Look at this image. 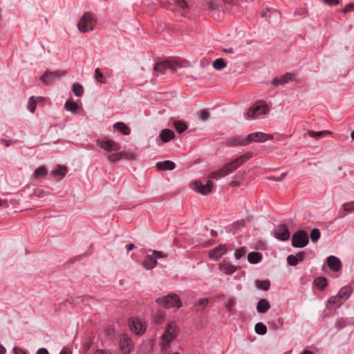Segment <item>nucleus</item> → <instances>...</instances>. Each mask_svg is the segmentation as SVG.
<instances>
[{"instance_id":"obj_1","label":"nucleus","mask_w":354,"mask_h":354,"mask_svg":"<svg viewBox=\"0 0 354 354\" xmlns=\"http://www.w3.org/2000/svg\"><path fill=\"white\" fill-rule=\"evenodd\" d=\"M252 157L251 152H247L243 156L238 157L230 162L225 164L222 168L216 171L211 173L209 176V179L207 180L205 183L201 180H196L193 183V189L203 195L209 194L213 187V182L211 178L225 176L234 170H236L240 165L248 160Z\"/></svg>"},{"instance_id":"obj_2","label":"nucleus","mask_w":354,"mask_h":354,"mask_svg":"<svg viewBox=\"0 0 354 354\" xmlns=\"http://www.w3.org/2000/svg\"><path fill=\"white\" fill-rule=\"evenodd\" d=\"M268 111L269 108L268 105L263 101H259L248 110L245 118L248 120H254L261 114L268 113Z\"/></svg>"},{"instance_id":"obj_3","label":"nucleus","mask_w":354,"mask_h":354,"mask_svg":"<svg viewBox=\"0 0 354 354\" xmlns=\"http://www.w3.org/2000/svg\"><path fill=\"white\" fill-rule=\"evenodd\" d=\"M95 19L94 15L91 12H85L80 18L77 27L80 32H87L94 29Z\"/></svg>"},{"instance_id":"obj_4","label":"nucleus","mask_w":354,"mask_h":354,"mask_svg":"<svg viewBox=\"0 0 354 354\" xmlns=\"http://www.w3.org/2000/svg\"><path fill=\"white\" fill-rule=\"evenodd\" d=\"M177 335V326L174 322L167 324L165 333L162 335V348L166 350L169 346L170 342Z\"/></svg>"},{"instance_id":"obj_5","label":"nucleus","mask_w":354,"mask_h":354,"mask_svg":"<svg viewBox=\"0 0 354 354\" xmlns=\"http://www.w3.org/2000/svg\"><path fill=\"white\" fill-rule=\"evenodd\" d=\"M156 301L166 308L176 307L178 308L182 305L179 297L175 294H170L165 297L157 298Z\"/></svg>"},{"instance_id":"obj_6","label":"nucleus","mask_w":354,"mask_h":354,"mask_svg":"<svg viewBox=\"0 0 354 354\" xmlns=\"http://www.w3.org/2000/svg\"><path fill=\"white\" fill-rule=\"evenodd\" d=\"M167 254L160 251L153 250L151 254H147L142 265L147 270L153 268L157 264V259L167 257Z\"/></svg>"},{"instance_id":"obj_7","label":"nucleus","mask_w":354,"mask_h":354,"mask_svg":"<svg viewBox=\"0 0 354 354\" xmlns=\"http://www.w3.org/2000/svg\"><path fill=\"white\" fill-rule=\"evenodd\" d=\"M308 234L304 230H299L293 234L292 245L295 248H304L308 243Z\"/></svg>"},{"instance_id":"obj_8","label":"nucleus","mask_w":354,"mask_h":354,"mask_svg":"<svg viewBox=\"0 0 354 354\" xmlns=\"http://www.w3.org/2000/svg\"><path fill=\"white\" fill-rule=\"evenodd\" d=\"M178 64L176 62L171 60H166L160 62H158L154 65L153 70L160 74H164L166 70L169 69L172 72L176 71Z\"/></svg>"},{"instance_id":"obj_9","label":"nucleus","mask_w":354,"mask_h":354,"mask_svg":"<svg viewBox=\"0 0 354 354\" xmlns=\"http://www.w3.org/2000/svg\"><path fill=\"white\" fill-rule=\"evenodd\" d=\"M97 145L106 151H118L121 149L120 145L113 140H97Z\"/></svg>"},{"instance_id":"obj_10","label":"nucleus","mask_w":354,"mask_h":354,"mask_svg":"<svg viewBox=\"0 0 354 354\" xmlns=\"http://www.w3.org/2000/svg\"><path fill=\"white\" fill-rule=\"evenodd\" d=\"M65 71H46L40 77V80L46 85L53 83L56 79L64 75Z\"/></svg>"},{"instance_id":"obj_11","label":"nucleus","mask_w":354,"mask_h":354,"mask_svg":"<svg viewBox=\"0 0 354 354\" xmlns=\"http://www.w3.org/2000/svg\"><path fill=\"white\" fill-rule=\"evenodd\" d=\"M273 136L270 134H266L262 132H255L250 133L246 136L248 145L252 142H263L267 140L272 139Z\"/></svg>"},{"instance_id":"obj_12","label":"nucleus","mask_w":354,"mask_h":354,"mask_svg":"<svg viewBox=\"0 0 354 354\" xmlns=\"http://www.w3.org/2000/svg\"><path fill=\"white\" fill-rule=\"evenodd\" d=\"M274 236L281 240L286 241L289 239L290 233L287 225H280L274 230Z\"/></svg>"},{"instance_id":"obj_13","label":"nucleus","mask_w":354,"mask_h":354,"mask_svg":"<svg viewBox=\"0 0 354 354\" xmlns=\"http://www.w3.org/2000/svg\"><path fill=\"white\" fill-rule=\"evenodd\" d=\"M173 6L171 10L178 11L183 17H185L189 10V6L184 0H175Z\"/></svg>"},{"instance_id":"obj_14","label":"nucleus","mask_w":354,"mask_h":354,"mask_svg":"<svg viewBox=\"0 0 354 354\" xmlns=\"http://www.w3.org/2000/svg\"><path fill=\"white\" fill-rule=\"evenodd\" d=\"M131 330L136 334H142L145 330V326L140 319H131L129 320Z\"/></svg>"},{"instance_id":"obj_15","label":"nucleus","mask_w":354,"mask_h":354,"mask_svg":"<svg viewBox=\"0 0 354 354\" xmlns=\"http://www.w3.org/2000/svg\"><path fill=\"white\" fill-rule=\"evenodd\" d=\"M227 251V247L225 245H220L216 248L211 250L209 252V257L211 259L217 261L218 260L223 254H225Z\"/></svg>"},{"instance_id":"obj_16","label":"nucleus","mask_w":354,"mask_h":354,"mask_svg":"<svg viewBox=\"0 0 354 354\" xmlns=\"http://www.w3.org/2000/svg\"><path fill=\"white\" fill-rule=\"evenodd\" d=\"M120 349L124 354H128L131 350V340L127 335H122L120 340Z\"/></svg>"},{"instance_id":"obj_17","label":"nucleus","mask_w":354,"mask_h":354,"mask_svg":"<svg viewBox=\"0 0 354 354\" xmlns=\"http://www.w3.org/2000/svg\"><path fill=\"white\" fill-rule=\"evenodd\" d=\"M327 264L330 269L335 272H337L340 270L342 263L341 261L335 256H329L327 259Z\"/></svg>"},{"instance_id":"obj_18","label":"nucleus","mask_w":354,"mask_h":354,"mask_svg":"<svg viewBox=\"0 0 354 354\" xmlns=\"http://www.w3.org/2000/svg\"><path fill=\"white\" fill-rule=\"evenodd\" d=\"M218 268L221 272H223L227 274H232L236 271L238 268L226 261H223L219 263Z\"/></svg>"},{"instance_id":"obj_19","label":"nucleus","mask_w":354,"mask_h":354,"mask_svg":"<svg viewBox=\"0 0 354 354\" xmlns=\"http://www.w3.org/2000/svg\"><path fill=\"white\" fill-rule=\"evenodd\" d=\"M226 144L228 146H235V145L245 146V145H248V142L246 140V137L244 138H241L239 137H232V138H228L226 140Z\"/></svg>"},{"instance_id":"obj_20","label":"nucleus","mask_w":354,"mask_h":354,"mask_svg":"<svg viewBox=\"0 0 354 354\" xmlns=\"http://www.w3.org/2000/svg\"><path fill=\"white\" fill-rule=\"evenodd\" d=\"M294 78V75L292 73H286L284 75L281 76L279 79L274 78L272 80V84L275 86H278L279 84H284L290 81H292Z\"/></svg>"},{"instance_id":"obj_21","label":"nucleus","mask_w":354,"mask_h":354,"mask_svg":"<svg viewBox=\"0 0 354 354\" xmlns=\"http://www.w3.org/2000/svg\"><path fill=\"white\" fill-rule=\"evenodd\" d=\"M156 168L158 170H172L175 168V163L171 160H165L158 162L156 164Z\"/></svg>"},{"instance_id":"obj_22","label":"nucleus","mask_w":354,"mask_h":354,"mask_svg":"<svg viewBox=\"0 0 354 354\" xmlns=\"http://www.w3.org/2000/svg\"><path fill=\"white\" fill-rule=\"evenodd\" d=\"M65 108L67 111L72 112L73 113H77L80 110H82V107L77 104L73 100H68L65 103Z\"/></svg>"},{"instance_id":"obj_23","label":"nucleus","mask_w":354,"mask_h":354,"mask_svg":"<svg viewBox=\"0 0 354 354\" xmlns=\"http://www.w3.org/2000/svg\"><path fill=\"white\" fill-rule=\"evenodd\" d=\"M270 308V305L269 302L265 299H261L257 303V310L259 313H265Z\"/></svg>"},{"instance_id":"obj_24","label":"nucleus","mask_w":354,"mask_h":354,"mask_svg":"<svg viewBox=\"0 0 354 354\" xmlns=\"http://www.w3.org/2000/svg\"><path fill=\"white\" fill-rule=\"evenodd\" d=\"M160 137L161 140H162V142H167L170 140L174 138L175 134L172 130L165 129L161 131V133L160 134Z\"/></svg>"},{"instance_id":"obj_25","label":"nucleus","mask_w":354,"mask_h":354,"mask_svg":"<svg viewBox=\"0 0 354 354\" xmlns=\"http://www.w3.org/2000/svg\"><path fill=\"white\" fill-rule=\"evenodd\" d=\"M113 128L120 131L123 135L127 136L131 133L130 129L124 122H118L113 124Z\"/></svg>"},{"instance_id":"obj_26","label":"nucleus","mask_w":354,"mask_h":354,"mask_svg":"<svg viewBox=\"0 0 354 354\" xmlns=\"http://www.w3.org/2000/svg\"><path fill=\"white\" fill-rule=\"evenodd\" d=\"M48 174V171L46 167L40 166L36 169L33 173V178L36 180H40L44 178Z\"/></svg>"},{"instance_id":"obj_27","label":"nucleus","mask_w":354,"mask_h":354,"mask_svg":"<svg viewBox=\"0 0 354 354\" xmlns=\"http://www.w3.org/2000/svg\"><path fill=\"white\" fill-rule=\"evenodd\" d=\"M343 303L344 301L337 295L336 296L331 297L329 299L328 301V307L329 308L339 307Z\"/></svg>"},{"instance_id":"obj_28","label":"nucleus","mask_w":354,"mask_h":354,"mask_svg":"<svg viewBox=\"0 0 354 354\" xmlns=\"http://www.w3.org/2000/svg\"><path fill=\"white\" fill-rule=\"evenodd\" d=\"M262 259V254L260 252H252L248 255V260L250 263H257Z\"/></svg>"},{"instance_id":"obj_29","label":"nucleus","mask_w":354,"mask_h":354,"mask_svg":"<svg viewBox=\"0 0 354 354\" xmlns=\"http://www.w3.org/2000/svg\"><path fill=\"white\" fill-rule=\"evenodd\" d=\"M351 291L352 290L350 286H344L339 291L337 295L344 302L350 296Z\"/></svg>"},{"instance_id":"obj_30","label":"nucleus","mask_w":354,"mask_h":354,"mask_svg":"<svg viewBox=\"0 0 354 354\" xmlns=\"http://www.w3.org/2000/svg\"><path fill=\"white\" fill-rule=\"evenodd\" d=\"M42 100L41 97H39L37 98V100L35 98V97H30L28 103V110L33 113L36 109L37 103L39 101H41Z\"/></svg>"},{"instance_id":"obj_31","label":"nucleus","mask_w":354,"mask_h":354,"mask_svg":"<svg viewBox=\"0 0 354 354\" xmlns=\"http://www.w3.org/2000/svg\"><path fill=\"white\" fill-rule=\"evenodd\" d=\"M72 90L75 95L77 97L82 96L84 93L83 86L79 83H74L72 86Z\"/></svg>"},{"instance_id":"obj_32","label":"nucleus","mask_w":354,"mask_h":354,"mask_svg":"<svg viewBox=\"0 0 354 354\" xmlns=\"http://www.w3.org/2000/svg\"><path fill=\"white\" fill-rule=\"evenodd\" d=\"M315 286L320 290H324L327 285L326 279L324 277H317L315 279Z\"/></svg>"},{"instance_id":"obj_33","label":"nucleus","mask_w":354,"mask_h":354,"mask_svg":"<svg viewBox=\"0 0 354 354\" xmlns=\"http://www.w3.org/2000/svg\"><path fill=\"white\" fill-rule=\"evenodd\" d=\"M67 168L65 166L58 165L52 174L54 176H59L64 177L67 173Z\"/></svg>"},{"instance_id":"obj_34","label":"nucleus","mask_w":354,"mask_h":354,"mask_svg":"<svg viewBox=\"0 0 354 354\" xmlns=\"http://www.w3.org/2000/svg\"><path fill=\"white\" fill-rule=\"evenodd\" d=\"M212 66L216 70H221L226 66V63L223 58H218L214 61Z\"/></svg>"},{"instance_id":"obj_35","label":"nucleus","mask_w":354,"mask_h":354,"mask_svg":"<svg viewBox=\"0 0 354 354\" xmlns=\"http://www.w3.org/2000/svg\"><path fill=\"white\" fill-rule=\"evenodd\" d=\"M174 126L175 129H176V131L179 133H183L187 128L186 124L185 122H182V121H180V120L174 121Z\"/></svg>"},{"instance_id":"obj_36","label":"nucleus","mask_w":354,"mask_h":354,"mask_svg":"<svg viewBox=\"0 0 354 354\" xmlns=\"http://www.w3.org/2000/svg\"><path fill=\"white\" fill-rule=\"evenodd\" d=\"M95 79L100 83L105 84L106 82L105 76L98 68L95 70Z\"/></svg>"},{"instance_id":"obj_37","label":"nucleus","mask_w":354,"mask_h":354,"mask_svg":"<svg viewBox=\"0 0 354 354\" xmlns=\"http://www.w3.org/2000/svg\"><path fill=\"white\" fill-rule=\"evenodd\" d=\"M256 286L259 289H261L263 290H268L270 288V281H261L257 280L255 281Z\"/></svg>"},{"instance_id":"obj_38","label":"nucleus","mask_w":354,"mask_h":354,"mask_svg":"<svg viewBox=\"0 0 354 354\" xmlns=\"http://www.w3.org/2000/svg\"><path fill=\"white\" fill-rule=\"evenodd\" d=\"M308 134L311 138H320L325 135L330 134V131L324 130V131L316 132V131H313L309 130V131H308Z\"/></svg>"},{"instance_id":"obj_39","label":"nucleus","mask_w":354,"mask_h":354,"mask_svg":"<svg viewBox=\"0 0 354 354\" xmlns=\"http://www.w3.org/2000/svg\"><path fill=\"white\" fill-rule=\"evenodd\" d=\"M208 304L207 299H200L195 304L197 311L203 310Z\"/></svg>"},{"instance_id":"obj_40","label":"nucleus","mask_w":354,"mask_h":354,"mask_svg":"<svg viewBox=\"0 0 354 354\" xmlns=\"http://www.w3.org/2000/svg\"><path fill=\"white\" fill-rule=\"evenodd\" d=\"M120 155L121 160L122 159H127V160H136V155L131 152L121 151V152H120Z\"/></svg>"},{"instance_id":"obj_41","label":"nucleus","mask_w":354,"mask_h":354,"mask_svg":"<svg viewBox=\"0 0 354 354\" xmlns=\"http://www.w3.org/2000/svg\"><path fill=\"white\" fill-rule=\"evenodd\" d=\"M255 332L259 335H265L267 332L266 326L262 323H257L254 326Z\"/></svg>"},{"instance_id":"obj_42","label":"nucleus","mask_w":354,"mask_h":354,"mask_svg":"<svg viewBox=\"0 0 354 354\" xmlns=\"http://www.w3.org/2000/svg\"><path fill=\"white\" fill-rule=\"evenodd\" d=\"M311 241L313 242H317L319 239L320 238V232L318 229H313L312 230L310 234Z\"/></svg>"},{"instance_id":"obj_43","label":"nucleus","mask_w":354,"mask_h":354,"mask_svg":"<svg viewBox=\"0 0 354 354\" xmlns=\"http://www.w3.org/2000/svg\"><path fill=\"white\" fill-rule=\"evenodd\" d=\"M287 262L290 266H295L298 263L297 257L295 255H289L287 258Z\"/></svg>"},{"instance_id":"obj_44","label":"nucleus","mask_w":354,"mask_h":354,"mask_svg":"<svg viewBox=\"0 0 354 354\" xmlns=\"http://www.w3.org/2000/svg\"><path fill=\"white\" fill-rule=\"evenodd\" d=\"M107 159L111 162H115L121 160L120 152L112 153L108 156Z\"/></svg>"},{"instance_id":"obj_45","label":"nucleus","mask_w":354,"mask_h":354,"mask_svg":"<svg viewBox=\"0 0 354 354\" xmlns=\"http://www.w3.org/2000/svg\"><path fill=\"white\" fill-rule=\"evenodd\" d=\"M245 252H246V251H245V248H241L237 249L235 251L234 256H235L236 259H239L245 254Z\"/></svg>"},{"instance_id":"obj_46","label":"nucleus","mask_w":354,"mask_h":354,"mask_svg":"<svg viewBox=\"0 0 354 354\" xmlns=\"http://www.w3.org/2000/svg\"><path fill=\"white\" fill-rule=\"evenodd\" d=\"M344 209L346 212H351L354 210V201L349 203H346L343 205Z\"/></svg>"},{"instance_id":"obj_47","label":"nucleus","mask_w":354,"mask_h":354,"mask_svg":"<svg viewBox=\"0 0 354 354\" xmlns=\"http://www.w3.org/2000/svg\"><path fill=\"white\" fill-rule=\"evenodd\" d=\"M235 304V301L234 299L232 298H230L228 299L226 305H225V307L226 308L230 311H232V309H233V306H234Z\"/></svg>"},{"instance_id":"obj_48","label":"nucleus","mask_w":354,"mask_h":354,"mask_svg":"<svg viewBox=\"0 0 354 354\" xmlns=\"http://www.w3.org/2000/svg\"><path fill=\"white\" fill-rule=\"evenodd\" d=\"M286 175H287L286 173H283L278 177L272 176H269L268 178L270 180H276V181H282L285 178Z\"/></svg>"},{"instance_id":"obj_49","label":"nucleus","mask_w":354,"mask_h":354,"mask_svg":"<svg viewBox=\"0 0 354 354\" xmlns=\"http://www.w3.org/2000/svg\"><path fill=\"white\" fill-rule=\"evenodd\" d=\"M209 117V113L206 110H202L200 112V119L205 121Z\"/></svg>"},{"instance_id":"obj_50","label":"nucleus","mask_w":354,"mask_h":354,"mask_svg":"<svg viewBox=\"0 0 354 354\" xmlns=\"http://www.w3.org/2000/svg\"><path fill=\"white\" fill-rule=\"evenodd\" d=\"M354 11V2L348 3L343 10L344 13Z\"/></svg>"},{"instance_id":"obj_51","label":"nucleus","mask_w":354,"mask_h":354,"mask_svg":"<svg viewBox=\"0 0 354 354\" xmlns=\"http://www.w3.org/2000/svg\"><path fill=\"white\" fill-rule=\"evenodd\" d=\"M164 320V317L162 315V314L159 312L157 313L156 315V317L155 318V322L157 324H160V323H162V322Z\"/></svg>"},{"instance_id":"obj_52","label":"nucleus","mask_w":354,"mask_h":354,"mask_svg":"<svg viewBox=\"0 0 354 354\" xmlns=\"http://www.w3.org/2000/svg\"><path fill=\"white\" fill-rule=\"evenodd\" d=\"M34 194L39 198H44L46 196V192L42 189H39L35 191Z\"/></svg>"},{"instance_id":"obj_53","label":"nucleus","mask_w":354,"mask_h":354,"mask_svg":"<svg viewBox=\"0 0 354 354\" xmlns=\"http://www.w3.org/2000/svg\"><path fill=\"white\" fill-rule=\"evenodd\" d=\"M297 257L298 261H302L305 258V254L304 252H299L296 255Z\"/></svg>"},{"instance_id":"obj_54","label":"nucleus","mask_w":354,"mask_h":354,"mask_svg":"<svg viewBox=\"0 0 354 354\" xmlns=\"http://www.w3.org/2000/svg\"><path fill=\"white\" fill-rule=\"evenodd\" d=\"M14 353H15V354H26L25 351H24L23 349H21L19 347L14 348Z\"/></svg>"},{"instance_id":"obj_55","label":"nucleus","mask_w":354,"mask_h":354,"mask_svg":"<svg viewBox=\"0 0 354 354\" xmlns=\"http://www.w3.org/2000/svg\"><path fill=\"white\" fill-rule=\"evenodd\" d=\"M37 354H49V353H48V351L46 348H41L37 351Z\"/></svg>"},{"instance_id":"obj_56","label":"nucleus","mask_w":354,"mask_h":354,"mask_svg":"<svg viewBox=\"0 0 354 354\" xmlns=\"http://www.w3.org/2000/svg\"><path fill=\"white\" fill-rule=\"evenodd\" d=\"M208 6L210 10H214L216 8V5L213 1H209Z\"/></svg>"},{"instance_id":"obj_57","label":"nucleus","mask_w":354,"mask_h":354,"mask_svg":"<svg viewBox=\"0 0 354 354\" xmlns=\"http://www.w3.org/2000/svg\"><path fill=\"white\" fill-rule=\"evenodd\" d=\"M59 354H71V351L67 348H64Z\"/></svg>"},{"instance_id":"obj_58","label":"nucleus","mask_w":354,"mask_h":354,"mask_svg":"<svg viewBox=\"0 0 354 354\" xmlns=\"http://www.w3.org/2000/svg\"><path fill=\"white\" fill-rule=\"evenodd\" d=\"M134 244L133 243H129L127 245V252H129V251H131V250H133L134 248Z\"/></svg>"},{"instance_id":"obj_59","label":"nucleus","mask_w":354,"mask_h":354,"mask_svg":"<svg viewBox=\"0 0 354 354\" xmlns=\"http://www.w3.org/2000/svg\"><path fill=\"white\" fill-rule=\"evenodd\" d=\"M94 354H112L111 353H110L109 351H97Z\"/></svg>"},{"instance_id":"obj_60","label":"nucleus","mask_w":354,"mask_h":354,"mask_svg":"<svg viewBox=\"0 0 354 354\" xmlns=\"http://www.w3.org/2000/svg\"><path fill=\"white\" fill-rule=\"evenodd\" d=\"M1 142H3L6 145V146H7V147L10 146V143H11L10 140H5V139H2Z\"/></svg>"},{"instance_id":"obj_61","label":"nucleus","mask_w":354,"mask_h":354,"mask_svg":"<svg viewBox=\"0 0 354 354\" xmlns=\"http://www.w3.org/2000/svg\"><path fill=\"white\" fill-rule=\"evenodd\" d=\"M223 51H224L225 53H234V50H233V48H227V49L224 48V49H223Z\"/></svg>"},{"instance_id":"obj_62","label":"nucleus","mask_w":354,"mask_h":354,"mask_svg":"<svg viewBox=\"0 0 354 354\" xmlns=\"http://www.w3.org/2000/svg\"><path fill=\"white\" fill-rule=\"evenodd\" d=\"M6 348L3 346H0V354H5Z\"/></svg>"},{"instance_id":"obj_63","label":"nucleus","mask_w":354,"mask_h":354,"mask_svg":"<svg viewBox=\"0 0 354 354\" xmlns=\"http://www.w3.org/2000/svg\"><path fill=\"white\" fill-rule=\"evenodd\" d=\"M301 354H314V353H313V352H312L310 351L305 350Z\"/></svg>"},{"instance_id":"obj_64","label":"nucleus","mask_w":354,"mask_h":354,"mask_svg":"<svg viewBox=\"0 0 354 354\" xmlns=\"http://www.w3.org/2000/svg\"><path fill=\"white\" fill-rule=\"evenodd\" d=\"M351 138L354 140V130L351 133Z\"/></svg>"}]
</instances>
